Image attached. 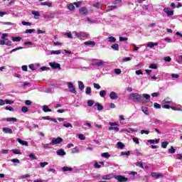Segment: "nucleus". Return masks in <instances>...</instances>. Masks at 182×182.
Instances as JSON below:
<instances>
[{"mask_svg": "<svg viewBox=\"0 0 182 182\" xmlns=\"http://www.w3.org/2000/svg\"><path fill=\"white\" fill-rule=\"evenodd\" d=\"M32 14L34 15V16H39V12L38 11H32Z\"/></svg>", "mask_w": 182, "mask_h": 182, "instance_id": "obj_64", "label": "nucleus"}, {"mask_svg": "<svg viewBox=\"0 0 182 182\" xmlns=\"http://www.w3.org/2000/svg\"><path fill=\"white\" fill-rule=\"evenodd\" d=\"M4 42L6 46H11V45H12V41H9V39H4Z\"/></svg>", "mask_w": 182, "mask_h": 182, "instance_id": "obj_39", "label": "nucleus"}, {"mask_svg": "<svg viewBox=\"0 0 182 182\" xmlns=\"http://www.w3.org/2000/svg\"><path fill=\"white\" fill-rule=\"evenodd\" d=\"M67 86L68 89H70V92L71 93H74V95H77V92H76V89H75V86L70 82H67Z\"/></svg>", "mask_w": 182, "mask_h": 182, "instance_id": "obj_3", "label": "nucleus"}, {"mask_svg": "<svg viewBox=\"0 0 182 182\" xmlns=\"http://www.w3.org/2000/svg\"><path fill=\"white\" fill-rule=\"evenodd\" d=\"M93 85H94L95 89H97V90H99V89H100L101 87L99 84L94 83Z\"/></svg>", "mask_w": 182, "mask_h": 182, "instance_id": "obj_63", "label": "nucleus"}, {"mask_svg": "<svg viewBox=\"0 0 182 182\" xmlns=\"http://www.w3.org/2000/svg\"><path fill=\"white\" fill-rule=\"evenodd\" d=\"M63 141V139L58 137V138H53L51 144H60V143H62Z\"/></svg>", "mask_w": 182, "mask_h": 182, "instance_id": "obj_10", "label": "nucleus"}, {"mask_svg": "<svg viewBox=\"0 0 182 182\" xmlns=\"http://www.w3.org/2000/svg\"><path fill=\"white\" fill-rule=\"evenodd\" d=\"M5 105H14V101L11 100H5Z\"/></svg>", "mask_w": 182, "mask_h": 182, "instance_id": "obj_46", "label": "nucleus"}, {"mask_svg": "<svg viewBox=\"0 0 182 182\" xmlns=\"http://www.w3.org/2000/svg\"><path fill=\"white\" fill-rule=\"evenodd\" d=\"M78 87L80 90H83V89H85V84H83V82L78 81Z\"/></svg>", "mask_w": 182, "mask_h": 182, "instance_id": "obj_21", "label": "nucleus"}, {"mask_svg": "<svg viewBox=\"0 0 182 182\" xmlns=\"http://www.w3.org/2000/svg\"><path fill=\"white\" fill-rule=\"evenodd\" d=\"M111 48L113 49V50H119V44L114 43L111 46Z\"/></svg>", "mask_w": 182, "mask_h": 182, "instance_id": "obj_27", "label": "nucleus"}, {"mask_svg": "<svg viewBox=\"0 0 182 182\" xmlns=\"http://www.w3.org/2000/svg\"><path fill=\"white\" fill-rule=\"evenodd\" d=\"M150 69H157V65L156 64H151L149 65Z\"/></svg>", "mask_w": 182, "mask_h": 182, "instance_id": "obj_62", "label": "nucleus"}, {"mask_svg": "<svg viewBox=\"0 0 182 182\" xmlns=\"http://www.w3.org/2000/svg\"><path fill=\"white\" fill-rule=\"evenodd\" d=\"M78 139H80V140H86V136L82 134H78Z\"/></svg>", "mask_w": 182, "mask_h": 182, "instance_id": "obj_41", "label": "nucleus"}, {"mask_svg": "<svg viewBox=\"0 0 182 182\" xmlns=\"http://www.w3.org/2000/svg\"><path fill=\"white\" fill-rule=\"evenodd\" d=\"M109 97L110 99H112V100H117V99H119V96H117V93L113 91L110 92Z\"/></svg>", "mask_w": 182, "mask_h": 182, "instance_id": "obj_11", "label": "nucleus"}, {"mask_svg": "<svg viewBox=\"0 0 182 182\" xmlns=\"http://www.w3.org/2000/svg\"><path fill=\"white\" fill-rule=\"evenodd\" d=\"M121 156H130V151L121 152Z\"/></svg>", "mask_w": 182, "mask_h": 182, "instance_id": "obj_47", "label": "nucleus"}, {"mask_svg": "<svg viewBox=\"0 0 182 182\" xmlns=\"http://www.w3.org/2000/svg\"><path fill=\"white\" fill-rule=\"evenodd\" d=\"M164 12L166 14L167 16H173V15H174V11L171 10L169 8L164 9Z\"/></svg>", "mask_w": 182, "mask_h": 182, "instance_id": "obj_7", "label": "nucleus"}, {"mask_svg": "<svg viewBox=\"0 0 182 182\" xmlns=\"http://www.w3.org/2000/svg\"><path fill=\"white\" fill-rule=\"evenodd\" d=\"M85 93L86 95H90V93H92V88H90V87H87L85 89Z\"/></svg>", "mask_w": 182, "mask_h": 182, "instance_id": "obj_35", "label": "nucleus"}, {"mask_svg": "<svg viewBox=\"0 0 182 182\" xmlns=\"http://www.w3.org/2000/svg\"><path fill=\"white\" fill-rule=\"evenodd\" d=\"M28 157L31 160H38V157H36V155H35L33 153H31L28 155Z\"/></svg>", "mask_w": 182, "mask_h": 182, "instance_id": "obj_22", "label": "nucleus"}, {"mask_svg": "<svg viewBox=\"0 0 182 182\" xmlns=\"http://www.w3.org/2000/svg\"><path fill=\"white\" fill-rule=\"evenodd\" d=\"M3 132L4 133H6V134H12V129H11L9 127H4L3 128Z\"/></svg>", "mask_w": 182, "mask_h": 182, "instance_id": "obj_12", "label": "nucleus"}, {"mask_svg": "<svg viewBox=\"0 0 182 182\" xmlns=\"http://www.w3.org/2000/svg\"><path fill=\"white\" fill-rule=\"evenodd\" d=\"M31 178V175L29 174H26V175H22L20 178Z\"/></svg>", "mask_w": 182, "mask_h": 182, "instance_id": "obj_59", "label": "nucleus"}, {"mask_svg": "<svg viewBox=\"0 0 182 182\" xmlns=\"http://www.w3.org/2000/svg\"><path fill=\"white\" fill-rule=\"evenodd\" d=\"M68 9L70 10V11H75V6L72 4H69L68 6Z\"/></svg>", "mask_w": 182, "mask_h": 182, "instance_id": "obj_45", "label": "nucleus"}, {"mask_svg": "<svg viewBox=\"0 0 182 182\" xmlns=\"http://www.w3.org/2000/svg\"><path fill=\"white\" fill-rule=\"evenodd\" d=\"M87 38V34L85 32H80V38L86 39Z\"/></svg>", "mask_w": 182, "mask_h": 182, "instance_id": "obj_18", "label": "nucleus"}, {"mask_svg": "<svg viewBox=\"0 0 182 182\" xmlns=\"http://www.w3.org/2000/svg\"><path fill=\"white\" fill-rule=\"evenodd\" d=\"M6 110H9V112H15V109L12 107H6Z\"/></svg>", "mask_w": 182, "mask_h": 182, "instance_id": "obj_58", "label": "nucleus"}, {"mask_svg": "<svg viewBox=\"0 0 182 182\" xmlns=\"http://www.w3.org/2000/svg\"><path fill=\"white\" fill-rule=\"evenodd\" d=\"M115 180H117L118 182H126L128 181L129 178L122 176L118 175L114 176Z\"/></svg>", "mask_w": 182, "mask_h": 182, "instance_id": "obj_4", "label": "nucleus"}, {"mask_svg": "<svg viewBox=\"0 0 182 182\" xmlns=\"http://www.w3.org/2000/svg\"><path fill=\"white\" fill-rule=\"evenodd\" d=\"M28 108H27V107H22V108H21V112H23V113H26V112H28Z\"/></svg>", "mask_w": 182, "mask_h": 182, "instance_id": "obj_57", "label": "nucleus"}, {"mask_svg": "<svg viewBox=\"0 0 182 182\" xmlns=\"http://www.w3.org/2000/svg\"><path fill=\"white\" fill-rule=\"evenodd\" d=\"M108 130H115V132H119V127H109Z\"/></svg>", "mask_w": 182, "mask_h": 182, "instance_id": "obj_54", "label": "nucleus"}, {"mask_svg": "<svg viewBox=\"0 0 182 182\" xmlns=\"http://www.w3.org/2000/svg\"><path fill=\"white\" fill-rule=\"evenodd\" d=\"M107 41H108V42H109V43H115L116 38H114L113 36H109L107 38Z\"/></svg>", "mask_w": 182, "mask_h": 182, "instance_id": "obj_16", "label": "nucleus"}, {"mask_svg": "<svg viewBox=\"0 0 182 182\" xmlns=\"http://www.w3.org/2000/svg\"><path fill=\"white\" fill-rule=\"evenodd\" d=\"M117 144L119 149H124V144H123V143L117 142Z\"/></svg>", "mask_w": 182, "mask_h": 182, "instance_id": "obj_40", "label": "nucleus"}, {"mask_svg": "<svg viewBox=\"0 0 182 182\" xmlns=\"http://www.w3.org/2000/svg\"><path fill=\"white\" fill-rule=\"evenodd\" d=\"M52 142L49 143V144H43V146L44 147V149H49L50 147V146H52Z\"/></svg>", "mask_w": 182, "mask_h": 182, "instance_id": "obj_43", "label": "nucleus"}, {"mask_svg": "<svg viewBox=\"0 0 182 182\" xmlns=\"http://www.w3.org/2000/svg\"><path fill=\"white\" fill-rule=\"evenodd\" d=\"M49 65L50 66V68H52V69H58L59 70L62 69L60 68V64L55 62L50 63Z\"/></svg>", "mask_w": 182, "mask_h": 182, "instance_id": "obj_5", "label": "nucleus"}, {"mask_svg": "<svg viewBox=\"0 0 182 182\" xmlns=\"http://www.w3.org/2000/svg\"><path fill=\"white\" fill-rule=\"evenodd\" d=\"M164 60H165V62H171V58L167 56V57H165L164 58Z\"/></svg>", "mask_w": 182, "mask_h": 182, "instance_id": "obj_60", "label": "nucleus"}, {"mask_svg": "<svg viewBox=\"0 0 182 182\" xmlns=\"http://www.w3.org/2000/svg\"><path fill=\"white\" fill-rule=\"evenodd\" d=\"M17 141H18V143L20 144H21V146H28V141H23L22 139H21L19 138L17 139Z\"/></svg>", "mask_w": 182, "mask_h": 182, "instance_id": "obj_15", "label": "nucleus"}, {"mask_svg": "<svg viewBox=\"0 0 182 182\" xmlns=\"http://www.w3.org/2000/svg\"><path fill=\"white\" fill-rule=\"evenodd\" d=\"M168 145V142H167V141H163L162 143H161V147L163 148V149H167V146Z\"/></svg>", "mask_w": 182, "mask_h": 182, "instance_id": "obj_38", "label": "nucleus"}, {"mask_svg": "<svg viewBox=\"0 0 182 182\" xmlns=\"http://www.w3.org/2000/svg\"><path fill=\"white\" fill-rule=\"evenodd\" d=\"M95 106H97V110L100 111V110H103V105H102V104L97 102Z\"/></svg>", "mask_w": 182, "mask_h": 182, "instance_id": "obj_24", "label": "nucleus"}, {"mask_svg": "<svg viewBox=\"0 0 182 182\" xmlns=\"http://www.w3.org/2000/svg\"><path fill=\"white\" fill-rule=\"evenodd\" d=\"M112 4L114 6H119V4H122V0H114Z\"/></svg>", "mask_w": 182, "mask_h": 182, "instance_id": "obj_28", "label": "nucleus"}, {"mask_svg": "<svg viewBox=\"0 0 182 182\" xmlns=\"http://www.w3.org/2000/svg\"><path fill=\"white\" fill-rule=\"evenodd\" d=\"M115 176L114 174L113 173H109V174H107V175H103L102 176V178L103 180H107V181H110L112 180V178H114Z\"/></svg>", "mask_w": 182, "mask_h": 182, "instance_id": "obj_6", "label": "nucleus"}, {"mask_svg": "<svg viewBox=\"0 0 182 182\" xmlns=\"http://www.w3.org/2000/svg\"><path fill=\"white\" fill-rule=\"evenodd\" d=\"M20 49H23V47H17L10 51V53H13V52H16V50H20Z\"/></svg>", "mask_w": 182, "mask_h": 182, "instance_id": "obj_51", "label": "nucleus"}, {"mask_svg": "<svg viewBox=\"0 0 182 182\" xmlns=\"http://www.w3.org/2000/svg\"><path fill=\"white\" fill-rule=\"evenodd\" d=\"M6 122H18V119L15 117L7 118Z\"/></svg>", "mask_w": 182, "mask_h": 182, "instance_id": "obj_44", "label": "nucleus"}, {"mask_svg": "<svg viewBox=\"0 0 182 182\" xmlns=\"http://www.w3.org/2000/svg\"><path fill=\"white\" fill-rule=\"evenodd\" d=\"M160 141V139H149L148 140L149 143H151V144H154V143H156V144H159V142Z\"/></svg>", "mask_w": 182, "mask_h": 182, "instance_id": "obj_25", "label": "nucleus"}, {"mask_svg": "<svg viewBox=\"0 0 182 182\" xmlns=\"http://www.w3.org/2000/svg\"><path fill=\"white\" fill-rule=\"evenodd\" d=\"M171 99H170L169 97L165 98L164 100V103H166L167 105H170V103H171Z\"/></svg>", "mask_w": 182, "mask_h": 182, "instance_id": "obj_33", "label": "nucleus"}, {"mask_svg": "<svg viewBox=\"0 0 182 182\" xmlns=\"http://www.w3.org/2000/svg\"><path fill=\"white\" fill-rule=\"evenodd\" d=\"M11 151L14 154H22V152H21V150H19V149H12Z\"/></svg>", "mask_w": 182, "mask_h": 182, "instance_id": "obj_37", "label": "nucleus"}, {"mask_svg": "<svg viewBox=\"0 0 182 182\" xmlns=\"http://www.w3.org/2000/svg\"><path fill=\"white\" fill-rule=\"evenodd\" d=\"M48 164H49L48 162H41L40 163V166L43 168V167H45L46 166H48Z\"/></svg>", "mask_w": 182, "mask_h": 182, "instance_id": "obj_53", "label": "nucleus"}, {"mask_svg": "<svg viewBox=\"0 0 182 182\" xmlns=\"http://www.w3.org/2000/svg\"><path fill=\"white\" fill-rule=\"evenodd\" d=\"M21 23L23 25V26H31V25H32V23L26 21H22Z\"/></svg>", "mask_w": 182, "mask_h": 182, "instance_id": "obj_42", "label": "nucleus"}, {"mask_svg": "<svg viewBox=\"0 0 182 182\" xmlns=\"http://www.w3.org/2000/svg\"><path fill=\"white\" fill-rule=\"evenodd\" d=\"M143 99V97H141V95L139 93H131L129 96V100H132V102H134V103H140Z\"/></svg>", "mask_w": 182, "mask_h": 182, "instance_id": "obj_1", "label": "nucleus"}, {"mask_svg": "<svg viewBox=\"0 0 182 182\" xmlns=\"http://www.w3.org/2000/svg\"><path fill=\"white\" fill-rule=\"evenodd\" d=\"M100 96L101 97H105L106 96V91L105 90H102L100 92Z\"/></svg>", "mask_w": 182, "mask_h": 182, "instance_id": "obj_52", "label": "nucleus"}, {"mask_svg": "<svg viewBox=\"0 0 182 182\" xmlns=\"http://www.w3.org/2000/svg\"><path fill=\"white\" fill-rule=\"evenodd\" d=\"M21 39V37H13L11 41H13V42H20Z\"/></svg>", "mask_w": 182, "mask_h": 182, "instance_id": "obj_36", "label": "nucleus"}, {"mask_svg": "<svg viewBox=\"0 0 182 182\" xmlns=\"http://www.w3.org/2000/svg\"><path fill=\"white\" fill-rule=\"evenodd\" d=\"M143 97L146 100V103H149L150 102V95L149 94H143L142 95Z\"/></svg>", "mask_w": 182, "mask_h": 182, "instance_id": "obj_23", "label": "nucleus"}, {"mask_svg": "<svg viewBox=\"0 0 182 182\" xmlns=\"http://www.w3.org/2000/svg\"><path fill=\"white\" fill-rule=\"evenodd\" d=\"M71 151H72L73 154L79 153V149L77 148V146H75V148L71 149Z\"/></svg>", "mask_w": 182, "mask_h": 182, "instance_id": "obj_34", "label": "nucleus"}, {"mask_svg": "<svg viewBox=\"0 0 182 182\" xmlns=\"http://www.w3.org/2000/svg\"><path fill=\"white\" fill-rule=\"evenodd\" d=\"M43 110L45 112V113H48L49 112H52V109H48V105L43 106Z\"/></svg>", "mask_w": 182, "mask_h": 182, "instance_id": "obj_26", "label": "nucleus"}, {"mask_svg": "<svg viewBox=\"0 0 182 182\" xmlns=\"http://www.w3.org/2000/svg\"><path fill=\"white\" fill-rule=\"evenodd\" d=\"M95 103V101L92 100H89L87 101V106H89L90 107H92Z\"/></svg>", "mask_w": 182, "mask_h": 182, "instance_id": "obj_48", "label": "nucleus"}, {"mask_svg": "<svg viewBox=\"0 0 182 182\" xmlns=\"http://www.w3.org/2000/svg\"><path fill=\"white\" fill-rule=\"evenodd\" d=\"M101 156L102 157H105V159H109V157H110V154H109L108 152L102 153V154H101Z\"/></svg>", "mask_w": 182, "mask_h": 182, "instance_id": "obj_31", "label": "nucleus"}, {"mask_svg": "<svg viewBox=\"0 0 182 182\" xmlns=\"http://www.w3.org/2000/svg\"><path fill=\"white\" fill-rule=\"evenodd\" d=\"M60 53H62L60 50L51 51V55H60Z\"/></svg>", "mask_w": 182, "mask_h": 182, "instance_id": "obj_30", "label": "nucleus"}, {"mask_svg": "<svg viewBox=\"0 0 182 182\" xmlns=\"http://www.w3.org/2000/svg\"><path fill=\"white\" fill-rule=\"evenodd\" d=\"M154 106L155 109H161V105H160V104H159L157 102H155L154 104Z\"/></svg>", "mask_w": 182, "mask_h": 182, "instance_id": "obj_56", "label": "nucleus"}, {"mask_svg": "<svg viewBox=\"0 0 182 182\" xmlns=\"http://www.w3.org/2000/svg\"><path fill=\"white\" fill-rule=\"evenodd\" d=\"M136 166L138 167H140L141 168H144V166H143V163L139 161L135 164Z\"/></svg>", "mask_w": 182, "mask_h": 182, "instance_id": "obj_49", "label": "nucleus"}, {"mask_svg": "<svg viewBox=\"0 0 182 182\" xmlns=\"http://www.w3.org/2000/svg\"><path fill=\"white\" fill-rule=\"evenodd\" d=\"M117 6H109L106 8V12H110V11H114V9H117Z\"/></svg>", "mask_w": 182, "mask_h": 182, "instance_id": "obj_13", "label": "nucleus"}, {"mask_svg": "<svg viewBox=\"0 0 182 182\" xmlns=\"http://www.w3.org/2000/svg\"><path fill=\"white\" fill-rule=\"evenodd\" d=\"M35 32V29H27L25 31V33H33Z\"/></svg>", "mask_w": 182, "mask_h": 182, "instance_id": "obj_55", "label": "nucleus"}, {"mask_svg": "<svg viewBox=\"0 0 182 182\" xmlns=\"http://www.w3.org/2000/svg\"><path fill=\"white\" fill-rule=\"evenodd\" d=\"M168 152L171 153V154H174V153H176V149H174V147L171 146V149H168Z\"/></svg>", "mask_w": 182, "mask_h": 182, "instance_id": "obj_50", "label": "nucleus"}, {"mask_svg": "<svg viewBox=\"0 0 182 182\" xmlns=\"http://www.w3.org/2000/svg\"><path fill=\"white\" fill-rule=\"evenodd\" d=\"M84 45H92V46H95L96 45V43H95V41H86L84 43Z\"/></svg>", "mask_w": 182, "mask_h": 182, "instance_id": "obj_32", "label": "nucleus"}, {"mask_svg": "<svg viewBox=\"0 0 182 182\" xmlns=\"http://www.w3.org/2000/svg\"><path fill=\"white\" fill-rule=\"evenodd\" d=\"M63 171H72V170H73V168H70V167H68V166H64L62 168Z\"/></svg>", "mask_w": 182, "mask_h": 182, "instance_id": "obj_29", "label": "nucleus"}, {"mask_svg": "<svg viewBox=\"0 0 182 182\" xmlns=\"http://www.w3.org/2000/svg\"><path fill=\"white\" fill-rule=\"evenodd\" d=\"M79 13L81 15H87V14H89V10H87V8H86L85 6H83L79 9Z\"/></svg>", "mask_w": 182, "mask_h": 182, "instance_id": "obj_8", "label": "nucleus"}, {"mask_svg": "<svg viewBox=\"0 0 182 182\" xmlns=\"http://www.w3.org/2000/svg\"><path fill=\"white\" fill-rule=\"evenodd\" d=\"M151 177H153L154 178H163L164 177V174L163 173H156V172H152L151 173Z\"/></svg>", "mask_w": 182, "mask_h": 182, "instance_id": "obj_9", "label": "nucleus"}, {"mask_svg": "<svg viewBox=\"0 0 182 182\" xmlns=\"http://www.w3.org/2000/svg\"><path fill=\"white\" fill-rule=\"evenodd\" d=\"M41 6H49V8L52 7V3L48 2V1H46V2H41Z\"/></svg>", "mask_w": 182, "mask_h": 182, "instance_id": "obj_20", "label": "nucleus"}, {"mask_svg": "<svg viewBox=\"0 0 182 182\" xmlns=\"http://www.w3.org/2000/svg\"><path fill=\"white\" fill-rule=\"evenodd\" d=\"M26 86H31V83L25 82L24 84L21 85V87H26Z\"/></svg>", "mask_w": 182, "mask_h": 182, "instance_id": "obj_61", "label": "nucleus"}, {"mask_svg": "<svg viewBox=\"0 0 182 182\" xmlns=\"http://www.w3.org/2000/svg\"><path fill=\"white\" fill-rule=\"evenodd\" d=\"M92 62H93L92 63V66H98V67L105 66L106 63L105 61L102 60H97V59H92Z\"/></svg>", "mask_w": 182, "mask_h": 182, "instance_id": "obj_2", "label": "nucleus"}, {"mask_svg": "<svg viewBox=\"0 0 182 182\" xmlns=\"http://www.w3.org/2000/svg\"><path fill=\"white\" fill-rule=\"evenodd\" d=\"M142 112L144 113V114H146V116H149L150 114V112L149 111V108L146 107H143L142 108Z\"/></svg>", "mask_w": 182, "mask_h": 182, "instance_id": "obj_17", "label": "nucleus"}, {"mask_svg": "<svg viewBox=\"0 0 182 182\" xmlns=\"http://www.w3.org/2000/svg\"><path fill=\"white\" fill-rule=\"evenodd\" d=\"M157 45H159L158 43L149 42L146 46H148V48H153L154 46H157Z\"/></svg>", "mask_w": 182, "mask_h": 182, "instance_id": "obj_19", "label": "nucleus"}, {"mask_svg": "<svg viewBox=\"0 0 182 182\" xmlns=\"http://www.w3.org/2000/svg\"><path fill=\"white\" fill-rule=\"evenodd\" d=\"M58 156H66V152L64 149H58L57 151Z\"/></svg>", "mask_w": 182, "mask_h": 182, "instance_id": "obj_14", "label": "nucleus"}]
</instances>
